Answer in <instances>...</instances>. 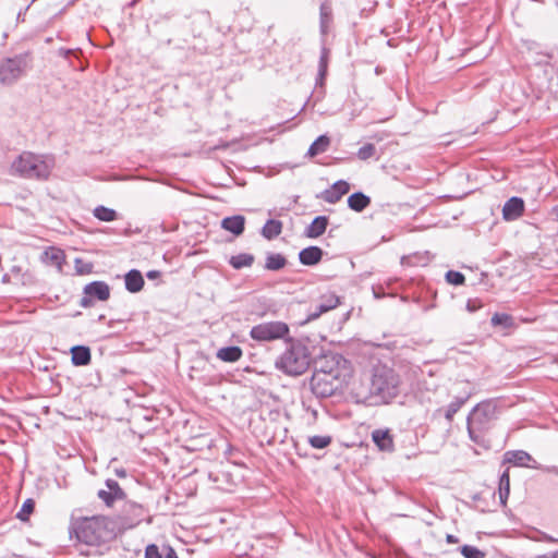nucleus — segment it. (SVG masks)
Segmentation results:
<instances>
[{"instance_id": "obj_32", "label": "nucleus", "mask_w": 558, "mask_h": 558, "mask_svg": "<svg viewBox=\"0 0 558 558\" xmlns=\"http://www.w3.org/2000/svg\"><path fill=\"white\" fill-rule=\"evenodd\" d=\"M94 216L101 221L109 222L117 219V211L105 206H97L94 209Z\"/></svg>"}, {"instance_id": "obj_1", "label": "nucleus", "mask_w": 558, "mask_h": 558, "mask_svg": "<svg viewBox=\"0 0 558 558\" xmlns=\"http://www.w3.org/2000/svg\"><path fill=\"white\" fill-rule=\"evenodd\" d=\"M53 167L52 156L23 151L12 161L10 173L24 179L47 180Z\"/></svg>"}, {"instance_id": "obj_3", "label": "nucleus", "mask_w": 558, "mask_h": 558, "mask_svg": "<svg viewBox=\"0 0 558 558\" xmlns=\"http://www.w3.org/2000/svg\"><path fill=\"white\" fill-rule=\"evenodd\" d=\"M311 364V352L301 341H290L286 351L276 361V367L291 376L302 375Z\"/></svg>"}, {"instance_id": "obj_11", "label": "nucleus", "mask_w": 558, "mask_h": 558, "mask_svg": "<svg viewBox=\"0 0 558 558\" xmlns=\"http://www.w3.org/2000/svg\"><path fill=\"white\" fill-rule=\"evenodd\" d=\"M145 512L146 511L142 505L133 501L125 502L123 507L124 525L128 527L136 526L142 522Z\"/></svg>"}, {"instance_id": "obj_18", "label": "nucleus", "mask_w": 558, "mask_h": 558, "mask_svg": "<svg viewBox=\"0 0 558 558\" xmlns=\"http://www.w3.org/2000/svg\"><path fill=\"white\" fill-rule=\"evenodd\" d=\"M245 218L241 215L226 217L221 221V228L234 235H241L244 231Z\"/></svg>"}, {"instance_id": "obj_10", "label": "nucleus", "mask_w": 558, "mask_h": 558, "mask_svg": "<svg viewBox=\"0 0 558 558\" xmlns=\"http://www.w3.org/2000/svg\"><path fill=\"white\" fill-rule=\"evenodd\" d=\"M107 489H100L98 492V497L101 499L107 506H112L114 501L122 500L125 498V494L123 489L120 487L117 481L107 480L106 481Z\"/></svg>"}, {"instance_id": "obj_48", "label": "nucleus", "mask_w": 558, "mask_h": 558, "mask_svg": "<svg viewBox=\"0 0 558 558\" xmlns=\"http://www.w3.org/2000/svg\"><path fill=\"white\" fill-rule=\"evenodd\" d=\"M551 558H558V550L551 554Z\"/></svg>"}, {"instance_id": "obj_26", "label": "nucleus", "mask_w": 558, "mask_h": 558, "mask_svg": "<svg viewBox=\"0 0 558 558\" xmlns=\"http://www.w3.org/2000/svg\"><path fill=\"white\" fill-rule=\"evenodd\" d=\"M330 145V140L327 135H320L317 137L308 148L307 155L315 157L322 153H325Z\"/></svg>"}, {"instance_id": "obj_8", "label": "nucleus", "mask_w": 558, "mask_h": 558, "mask_svg": "<svg viewBox=\"0 0 558 558\" xmlns=\"http://www.w3.org/2000/svg\"><path fill=\"white\" fill-rule=\"evenodd\" d=\"M289 335V326L283 322H265L253 326L250 336L258 342H270L284 339Z\"/></svg>"}, {"instance_id": "obj_23", "label": "nucleus", "mask_w": 558, "mask_h": 558, "mask_svg": "<svg viewBox=\"0 0 558 558\" xmlns=\"http://www.w3.org/2000/svg\"><path fill=\"white\" fill-rule=\"evenodd\" d=\"M72 363L76 366H84L90 362V351L87 347L77 345L72 350Z\"/></svg>"}, {"instance_id": "obj_19", "label": "nucleus", "mask_w": 558, "mask_h": 558, "mask_svg": "<svg viewBox=\"0 0 558 558\" xmlns=\"http://www.w3.org/2000/svg\"><path fill=\"white\" fill-rule=\"evenodd\" d=\"M323 257V250L318 246H308L306 248H303L299 253V259L301 264L306 266H313L320 262Z\"/></svg>"}, {"instance_id": "obj_22", "label": "nucleus", "mask_w": 558, "mask_h": 558, "mask_svg": "<svg viewBox=\"0 0 558 558\" xmlns=\"http://www.w3.org/2000/svg\"><path fill=\"white\" fill-rule=\"evenodd\" d=\"M371 204V198L362 192L353 193L348 198V206L356 211H363Z\"/></svg>"}, {"instance_id": "obj_2", "label": "nucleus", "mask_w": 558, "mask_h": 558, "mask_svg": "<svg viewBox=\"0 0 558 558\" xmlns=\"http://www.w3.org/2000/svg\"><path fill=\"white\" fill-rule=\"evenodd\" d=\"M400 377L390 367L378 365L374 367L371 378L369 393L381 403H389L399 395Z\"/></svg>"}, {"instance_id": "obj_38", "label": "nucleus", "mask_w": 558, "mask_h": 558, "mask_svg": "<svg viewBox=\"0 0 558 558\" xmlns=\"http://www.w3.org/2000/svg\"><path fill=\"white\" fill-rule=\"evenodd\" d=\"M462 556L464 558H484L485 554L481 551L478 548L471 546V545H464L460 549Z\"/></svg>"}, {"instance_id": "obj_36", "label": "nucleus", "mask_w": 558, "mask_h": 558, "mask_svg": "<svg viewBox=\"0 0 558 558\" xmlns=\"http://www.w3.org/2000/svg\"><path fill=\"white\" fill-rule=\"evenodd\" d=\"M375 155H376V147L374 144H371V143L363 145L356 154V156L360 160L371 159V158L375 157Z\"/></svg>"}, {"instance_id": "obj_16", "label": "nucleus", "mask_w": 558, "mask_h": 558, "mask_svg": "<svg viewBox=\"0 0 558 558\" xmlns=\"http://www.w3.org/2000/svg\"><path fill=\"white\" fill-rule=\"evenodd\" d=\"M350 190L348 182L340 180L337 181L330 190L324 192V199L329 204H336L341 197L347 194Z\"/></svg>"}, {"instance_id": "obj_35", "label": "nucleus", "mask_w": 558, "mask_h": 558, "mask_svg": "<svg viewBox=\"0 0 558 558\" xmlns=\"http://www.w3.org/2000/svg\"><path fill=\"white\" fill-rule=\"evenodd\" d=\"M492 325L509 328L513 325V319L510 315L496 313L492 317Z\"/></svg>"}, {"instance_id": "obj_41", "label": "nucleus", "mask_w": 558, "mask_h": 558, "mask_svg": "<svg viewBox=\"0 0 558 558\" xmlns=\"http://www.w3.org/2000/svg\"><path fill=\"white\" fill-rule=\"evenodd\" d=\"M145 558H163L156 545H148L145 550Z\"/></svg>"}, {"instance_id": "obj_39", "label": "nucleus", "mask_w": 558, "mask_h": 558, "mask_svg": "<svg viewBox=\"0 0 558 558\" xmlns=\"http://www.w3.org/2000/svg\"><path fill=\"white\" fill-rule=\"evenodd\" d=\"M446 280L454 286H460L464 283V275L460 271L449 270L446 272Z\"/></svg>"}, {"instance_id": "obj_5", "label": "nucleus", "mask_w": 558, "mask_h": 558, "mask_svg": "<svg viewBox=\"0 0 558 558\" xmlns=\"http://www.w3.org/2000/svg\"><path fill=\"white\" fill-rule=\"evenodd\" d=\"M28 68V56L21 53L0 59V84L12 86L21 80Z\"/></svg>"}, {"instance_id": "obj_6", "label": "nucleus", "mask_w": 558, "mask_h": 558, "mask_svg": "<svg viewBox=\"0 0 558 558\" xmlns=\"http://www.w3.org/2000/svg\"><path fill=\"white\" fill-rule=\"evenodd\" d=\"M109 521L105 517H93L85 519L78 526L77 536L86 544H96L105 542L111 537V531L108 530Z\"/></svg>"}, {"instance_id": "obj_27", "label": "nucleus", "mask_w": 558, "mask_h": 558, "mask_svg": "<svg viewBox=\"0 0 558 558\" xmlns=\"http://www.w3.org/2000/svg\"><path fill=\"white\" fill-rule=\"evenodd\" d=\"M498 490L500 504L506 506L510 494V476L508 469L500 475Z\"/></svg>"}, {"instance_id": "obj_31", "label": "nucleus", "mask_w": 558, "mask_h": 558, "mask_svg": "<svg viewBox=\"0 0 558 558\" xmlns=\"http://www.w3.org/2000/svg\"><path fill=\"white\" fill-rule=\"evenodd\" d=\"M287 264L286 258L280 254H269L266 258L265 267L268 270H280Z\"/></svg>"}, {"instance_id": "obj_42", "label": "nucleus", "mask_w": 558, "mask_h": 558, "mask_svg": "<svg viewBox=\"0 0 558 558\" xmlns=\"http://www.w3.org/2000/svg\"><path fill=\"white\" fill-rule=\"evenodd\" d=\"M481 307H482V302L478 300H469L466 303V310L470 313H474L475 311H477Z\"/></svg>"}, {"instance_id": "obj_4", "label": "nucleus", "mask_w": 558, "mask_h": 558, "mask_svg": "<svg viewBox=\"0 0 558 558\" xmlns=\"http://www.w3.org/2000/svg\"><path fill=\"white\" fill-rule=\"evenodd\" d=\"M497 415V403L494 400H486L474 407L466 420L470 438L474 442H478L482 434L489 428Z\"/></svg>"}, {"instance_id": "obj_44", "label": "nucleus", "mask_w": 558, "mask_h": 558, "mask_svg": "<svg viewBox=\"0 0 558 558\" xmlns=\"http://www.w3.org/2000/svg\"><path fill=\"white\" fill-rule=\"evenodd\" d=\"M542 539L549 543H558V537H553L548 534H543Z\"/></svg>"}, {"instance_id": "obj_33", "label": "nucleus", "mask_w": 558, "mask_h": 558, "mask_svg": "<svg viewBox=\"0 0 558 558\" xmlns=\"http://www.w3.org/2000/svg\"><path fill=\"white\" fill-rule=\"evenodd\" d=\"M328 60H329V49H327L326 47H323L320 58H319V64H318V81L320 83L324 81V78L327 75Z\"/></svg>"}, {"instance_id": "obj_29", "label": "nucleus", "mask_w": 558, "mask_h": 558, "mask_svg": "<svg viewBox=\"0 0 558 558\" xmlns=\"http://www.w3.org/2000/svg\"><path fill=\"white\" fill-rule=\"evenodd\" d=\"M229 263L235 269L250 267L254 263V256L247 253H241L232 256Z\"/></svg>"}, {"instance_id": "obj_7", "label": "nucleus", "mask_w": 558, "mask_h": 558, "mask_svg": "<svg viewBox=\"0 0 558 558\" xmlns=\"http://www.w3.org/2000/svg\"><path fill=\"white\" fill-rule=\"evenodd\" d=\"M344 381V377L326 374L324 369H316L311 379V389L317 397L328 398L340 390Z\"/></svg>"}, {"instance_id": "obj_9", "label": "nucleus", "mask_w": 558, "mask_h": 558, "mask_svg": "<svg viewBox=\"0 0 558 558\" xmlns=\"http://www.w3.org/2000/svg\"><path fill=\"white\" fill-rule=\"evenodd\" d=\"M347 361L338 354H329L324 355L318 362H317V368L316 369H324L326 371V374H335L338 375V377H344L347 376V367H345Z\"/></svg>"}, {"instance_id": "obj_40", "label": "nucleus", "mask_w": 558, "mask_h": 558, "mask_svg": "<svg viewBox=\"0 0 558 558\" xmlns=\"http://www.w3.org/2000/svg\"><path fill=\"white\" fill-rule=\"evenodd\" d=\"M75 269L77 274H88L92 270V265L84 263L81 258H75Z\"/></svg>"}, {"instance_id": "obj_30", "label": "nucleus", "mask_w": 558, "mask_h": 558, "mask_svg": "<svg viewBox=\"0 0 558 558\" xmlns=\"http://www.w3.org/2000/svg\"><path fill=\"white\" fill-rule=\"evenodd\" d=\"M469 395L464 396V397H457L454 398V400H452L449 405L447 407V410H446V413H445V417L451 422L454 414L462 408V405L466 402V400L469 399Z\"/></svg>"}, {"instance_id": "obj_15", "label": "nucleus", "mask_w": 558, "mask_h": 558, "mask_svg": "<svg viewBox=\"0 0 558 558\" xmlns=\"http://www.w3.org/2000/svg\"><path fill=\"white\" fill-rule=\"evenodd\" d=\"M84 293L99 301H106L110 296V289L104 281H94L85 286Z\"/></svg>"}, {"instance_id": "obj_43", "label": "nucleus", "mask_w": 558, "mask_h": 558, "mask_svg": "<svg viewBox=\"0 0 558 558\" xmlns=\"http://www.w3.org/2000/svg\"><path fill=\"white\" fill-rule=\"evenodd\" d=\"M165 558H178V556L173 548L167 547L166 553H165Z\"/></svg>"}, {"instance_id": "obj_37", "label": "nucleus", "mask_w": 558, "mask_h": 558, "mask_svg": "<svg viewBox=\"0 0 558 558\" xmlns=\"http://www.w3.org/2000/svg\"><path fill=\"white\" fill-rule=\"evenodd\" d=\"M35 507V502L33 499H26L24 504L22 505L20 511L17 512L16 517L21 521H26L29 517V514L33 512Z\"/></svg>"}, {"instance_id": "obj_25", "label": "nucleus", "mask_w": 558, "mask_h": 558, "mask_svg": "<svg viewBox=\"0 0 558 558\" xmlns=\"http://www.w3.org/2000/svg\"><path fill=\"white\" fill-rule=\"evenodd\" d=\"M282 231V222L275 219H269L262 229V235L267 240L277 238Z\"/></svg>"}, {"instance_id": "obj_47", "label": "nucleus", "mask_w": 558, "mask_h": 558, "mask_svg": "<svg viewBox=\"0 0 558 558\" xmlns=\"http://www.w3.org/2000/svg\"><path fill=\"white\" fill-rule=\"evenodd\" d=\"M117 474H118L119 476H122V477H123V476H125V471H123V470H121V471H117Z\"/></svg>"}, {"instance_id": "obj_21", "label": "nucleus", "mask_w": 558, "mask_h": 558, "mask_svg": "<svg viewBox=\"0 0 558 558\" xmlns=\"http://www.w3.org/2000/svg\"><path fill=\"white\" fill-rule=\"evenodd\" d=\"M143 286L144 279L141 271L132 269L125 275V288L131 293L140 292Z\"/></svg>"}, {"instance_id": "obj_17", "label": "nucleus", "mask_w": 558, "mask_h": 558, "mask_svg": "<svg viewBox=\"0 0 558 558\" xmlns=\"http://www.w3.org/2000/svg\"><path fill=\"white\" fill-rule=\"evenodd\" d=\"M372 439L381 451L393 450V438L388 429H375L372 433Z\"/></svg>"}, {"instance_id": "obj_20", "label": "nucleus", "mask_w": 558, "mask_h": 558, "mask_svg": "<svg viewBox=\"0 0 558 558\" xmlns=\"http://www.w3.org/2000/svg\"><path fill=\"white\" fill-rule=\"evenodd\" d=\"M328 226V218L326 216L316 217L305 230V235L311 239L320 236Z\"/></svg>"}, {"instance_id": "obj_13", "label": "nucleus", "mask_w": 558, "mask_h": 558, "mask_svg": "<svg viewBox=\"0 0 558 558\" xmlns=\"http://www.w3.org/2000/svg\"><path fill=\"white\" fill-rule=\"evenodd\" d=\"M524 211V202L522 198L513 196L509 198L502 207V218L506 221L517 220Z\"/></svg>"}, {"instance_id": "obj_28", "label": "nucleus", "mask_w": 558, "mask_h": 558, "mask_svg": "<svg viewBox=\"0 0 558 558\" xmlns=\"http://www.w3.org/2000/svg\"><path fill=\"white\" fill-rule=\"evenodd\" d=\"M45 260L52 266H56L59 270L62 269V264L64 262V254L61 250L50 247L44 253Z\"/></svg>"}, {"instance_id": "obj_34", "label": "nucleus", "mask_w": 558, "mask_h": 558, "mask_svg": "<svg viewBox=\"0 0 558 558\" xmlns=\"http://www.w3.org/2000/svg\"><path fill=\"white\" fill-rule=\"evenodd\" d=\"M308 442H310V445L313 448L324 449V448H326L327 446L330 445L331 437L330 436L315 435V436H312V437L308 438Z\"/></svg>"}, {"instance_id": "obj_49", "label": "nucleus", "mask_w": 558, "mask_h": 558, "mask_svg": "<svg viewBox=\"0 0 558 558\" xmlns=\"http://www.w3.org/2000/svg\"><path fill=\"white\" fill-rule=\"evenodd\" d=\"M320 13H322V16L326 15V12H325L324 8H322V12Z\"/></svg>"}, {"instance_id": "obj_14", "label": "nucleus", "mask_w": 558, "mask_h": 558, "mask_svg": "<svg viewBox=\"0 0 558 558\" xmlns=\"http://www.w3.org/2000/svg\"><path fill=\"white\" fill-rule=\"evenodd\" d=\"M505 462L512 463L518 466H526L532 469L538 468L532 456L523 450L507 451L505 453Z\"/></svg>"}, {"instance_id": "obj_45", "label": "nucleus", "mask_w": 558, "mask_h": 558, "mask_svg": "<svg viewBox=\"0 0 558 558\" xmlns=\"http://www.w3.org/2000/svg\"><path fill=\"white\" fill-rule=\"evenodd\" d=\"M160 272L158 270H149L146 276L148 279H156L158 278Z\"/></svg>"}, {"instance_id": "obj_12", "label": "nucleus", "mask_w": 558, "mask_h": 558, "mask_svg": "<svg viewBox=\"0 0 558 558\" xmlns=\"http://www.w3.org/2000/svg\"><path fill=\"white\" fill-rule=\"evenodd\" d=\"M340 304L339 296L335 293L323 294L314 312L308 314L307 320L317 319L322 314L336 308Z\"/></svg>"}, {"instance_id": "obj_24", "label": "nucleus", "mask_w": 558, "mask_h": 558, "mask_svg": "<svg viewBox=\"0 0 558 558\" xmlns=\"http://www.w3.org/2000/svg\"><path fill=\"white\" fill-rule=\"evenodd\" d=\"M242 356V350L239 347H226L221 348L217 352V357L223 362H236Z\"/></svg>"}, {"instance_id": "obj_46", "label": "nucleus", "mask_w": 558, "mask_h": 558, "mask_svg": "<svg viewBox=\"0 0 558 558\" xmlns=\"http://www.w3.org/2000/svg\"><path fill=\"white\" fill-rule=\"evenodd\" d=\"M446 541H447V543H449V544H456V543H458V542H459V538H458L457 536L452 535V534H448V535L446 536Z\"/></svg>"}]
</instances>
